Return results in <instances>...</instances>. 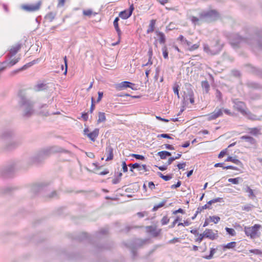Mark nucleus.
Segmentation results:
<instances>
[{"mask_svg":"<svg viewBox=\"0 0 262 262\" xmlns=\"http://www.w3.org/2000/svg\"><path fill=\"white\" fill-rule=\"evenodd\" d=\"M229 42L234 49H238L242 43L249 46L262 52V28L255 27H246L238 33L232 34Z\"/></svg>","mask_w":262,"mask_h":262,"instance_id":"f257e3e1","label":"nucleus"},{"mask_svg":"<svg viewBox=\"0 0 262 262\" xmlns=\"http://www.w3.org/2000/svg\"><path fill=\"white\" fill-rule=\"evenodd\" d=\"M107 232V229L104 228L101 229L99 232L96 233L95 235L93 237L89 236L86 232H84L72 234L71 237L73 239L78 242L86 241L92 244L95 249V252H99L104 250L110 249L113 247V243L102 245L97 242V241H99L101 239V235H106Z\"/></svg>","mask_w":262,"mask_h":262,"instance_id":"f03ea898","label":"nucleus"},{"mask_svg":"<svg viewBox=\"0 0 262 262\" xmlns=\"http://www.w3.org/2000/svg\"><path fill=\"white\" fill-rule=\"evenodd\" d=\"M18 96L20 98L18 104L20 107H24L23 116L24 117L29 118L34 113V102L28 99L21 91L19 92Z\"/></svg>","mask_w":262,"mask_h":262,"instance_id":"7ed1b4c3","label":"nucleus"},{"mask_svg":"<svg viewBox=\"0 0 262 262\" xmlns=\"http://www.w3.org/2000/svg\"><path fill=\"white\" fill-rule=\"evenodd\" d=\"M48 150L45 148L36 151L33 155L30 156L26 160L27 167L33 165H39L42 164L45 159L48 158Z\"/></svg>","mask_w":262,"mask_h":262,"instance_id":"20e7f679","label":"nucleus"},{"mask_svg":"<svg viewBox=\"0 0 262 262\" xmlns=\"http://www.w3.org/2000/svg\"><path fill=\"white\" fill-rule=\"evenodd\" d=\"M148 241V239H141L135 238L128 242H123V244L126 248L130 249L132 254V259L133 260H135L138 256L137 251L138 249L141 248Z\"/></svg>","mask_w":262,"mask_h":262,"instance_id":"39448f33","label":"nucleus"},{"mask_svg":"<svg viewBox=\"0 0 262 262\" xmlns=\"http://www.w3.org/2000/svg\"><path fill=\"white\" fill-rule=\"evenodd\" d=\"M17 165V163L12 162L3 166L0 168V176L5 179L12 177Z\"/></svg>","mask_w":262,"mask_h":262,"instance_id":"423d86ee","label":"nucleus"},{"mask_svg":"<svg viewBox=\"0 0 262 262\" xmlns=\"http://www.w3.org/2000/svg\"><path fill=\"white\" fill-rule=\"evenodd\" d=\"M50 183L48 182H40L33 184L31 186L30 191L35 195L40 194L42 197V194L45 191L48 190V187Z\"/></svg>","mask_w":262,"mask_h":262,"instance_id":"0eeeda50","label":"nucleus"},{"mask_svg":"<svg viewBox=\"0 0 262 262\" xmlns=\"http://www.w3.org/2000/svg\"><path fill=\"white\" fill-rule=\"evenodd\" d=\"M223 46V43H221L219 40H216L210 47L206 43H204L203 50L208 54L214 55L219 54L221 52Z\"/></svg>","mask_w":262,"mask_h":262,"instance_id":"6e6552de","label":"nucleus"},{"mask_svg":"<svg viewBox=\"0 0 262 262\" xmlns=\"http://www.w3.org/2000/svg\"><path fill=\"white\" fill-rule=\"evenodd\" d=\"M201 19H204L205 21L211 22L215 21L219 17V14L215 10H211L203 12L200 14Z\"/></svg>","mask_w":262,"mask_h":262,"instance_id":"1a4fd4ad","label":"nucleus"},{"mask_svg":"<svg viewBox=\"0 0 262 262\" xmlns=\"http://www.w3.org/2000/svg\"><path fill=\"white\" fill-rule=\"evenodd\" d=\"M223 112H224L226 114L228 115H231V113L230 112V110L228 109H224L223 108H216L212 113L207 115V120L208 121H211L212 120H214L220 117H221L223 114Z\"/></svg>","mask_w":262,"mask_h":262,"instance_id":"9d476101","label":"nucleus"},{"mask_svg":"<svg viewBox=\"0 0 262 262\" xmlns=\"http://www.w3.org/2000/svg\"><path fill=\"white\" fill-rule=\"evenodd\" d=\"M261 226L259 224H255L251 227H245L244 232L247 236H249L251 239L255 237L258 230L261 228Z\"/></svg>","mask_w":262,"mask_h":262,"instance_id":"9b49d317","label":"nucleus"},{"mask_svg":"<svg viewBox=\"0 0 262 262\" xmlns=\"http://www.w3.org/2000/svg\"><path fill=\"white\" fill-rule=\"evenodd\" d=\"M46 150H48V155L50 156L52 154L57 152H63L67 154H71V152L68 150L63 149L61 147L58 146H53L51 147L45 148Z\"/></svg>","mask_w":262,"mask_h":262,"instance_id":"f8f14e48","label":"nucleus"},{"mask_svg":"<svg viewBox=\"0 0 262 262\" xmlns=\"http://www.w3.org/2000/svg\"><path fill=\"white\" fill-rule=\"evenodd\" d=\"M41 5V2L39 1L35 5H22L21 6V8L27 12H34L39 10Z\"/></svg>","mask_w":262,"mask_h":262,"instance_id":"ddd939ff","label":"nucleus"},{"mask_svg":"<svg viewBox=\"0 0 262 262\" xmlns=\"http://www.w3.org/2000/svg\"><path fill=\"white\" fill-rule=\"evenodd\" d=\"M14 136V131L11 128H5L0 134V139L4 140L12 138Z\"/></svg>","mask_w":262,"mask_h":262,"instance_id":"4468645a","label":"nucleus"},{"mask_svg":"<svg viewBox=\"0 0 262 262\" xmlns=\"http://www.w3.org/2000/svg\"><path fill=\"white\" fill-rule=\"evenodd\" d=\"M18 189L19 188L15 186L7 185L0 188V193L6 195H10Z\"/></svg>","mask_w":262,"mask_h":262,"instance_id":"2eb2a0df","label":"nucleus"},{"mask_svg":"<svg viewBox=\"0 0 262 262\" xmlns=\"http://www.w3.org/2000/svg\"><path fill=\"white\" fill-rule=\"evenodd\" d=\"M223 203L224 202V199L222 198H217L213 199H212L208 201L206 204L203 206H199L198 208L199 209V210H200L201 212L204 210V209H211V205L214 203Z\"/></svg>","mask_w":262,"mask_h":262,"instance_id":"dca6fc26","label":"nucleus"},{"mask_svg":"<svg viewBox=\"0 0 262 262\" xmlns=\"http://www.w3.org/2000/svg\"><path fill=\"white\" fill-rule=\"evenodd\" d=\"M134 9V5L132 4L129 6L128 9L121 11L119 14L118 17H121L123 19H126L128 18L132 15Z\"/></svg>","mask_w":262,"mask_h":262,"instance_id":"f3484780","label":"nucleus"},{"mask_svg":"<svg viewBox=\"0 0 262 262\" xmlns=\"http://www.w3.org/2000/svg\"><path fill=\"white\" fill-rule=\"evenodd\" d=\"M233 103L234 107L242 115L246 113V110L245 108H246V106L244 102L238 101V99H236L233 100Z\"/></svg>","mask_w":262,"mask_h":262,"instance_id":"a211bd4d","label":"nucleus"},{"mask_svg":"<svg viewBox=\"0 0 262 262\" xmlns=\"http://www.w3.org/2000/svg\"><path fill=\"white\" fill-rule=\"evenodd\" d=\"M247 67L249 72L262 79V69L254 67L251 64H248Z\"/></svg>","mask_w":262,"mask_h":262,"instance_id":"6ab92c4d","label":"nucleus"},{"mask_svg":"<svg viewBox=\"0 0 262 262\" xmlns=\"http://www.w3.org/2000/svg\"><path fill=\"white\" fill-rule=\"evenodd\" d=\"M20 60V58L19 57H18L16 59H12L10 61H9V62H7V61H5L4 62H2V64L3 65V66L1 68H0V73L2 72H3L6 67H12L14 65H15L16 63H17L19 60Z\"/></svg>","mask_w":262,"mask_h":262,"instance_id":"aec40b11","label":"nucleus"},{"mask_svg":"<svg viewBox=\"0 0 262 262\" xmlns=\"http://www.w3.org/2000/svg\"><path fill=\"white\" fill-rule=\"evenodd\" d=\"M42 197L46 200H51L53 199H58L59 194L56 190L52 191L51 192H48L47 190L42 194Z\"/></svg>","mask_w":262,"mask_h":262,"instance_id":"412c9836","label":"nucleus"},{"mask_svg":"<svg viewBox=\"0 0 262 262\" xmlns=\"http://www.w3.org/2000/svg\"><path fill=\"white\" fill-rule=\"evenodd\" d=\"M20 144L21 142L19 141H12L6 144L4 148L7 150H11L17 148L20 145Z\"/></svg>","mask_w":262,"mask_h":262,"instance_id":"4be33fe9","label":"nucleus"},{"mask_svg":"<svg viewBox=\"0 0 262 262\" xmlns=\"http://www.w3.org/2000/svg\"><path fill=\"white\" fill-rule=\"evenodd\" d=\"M147 232L149 233L154 237H158L161 231V229L157 230L156 227L152 226H148L146 227Z\"/></svg>","mask_w":262,"mask_h":262,"instance_id":"5701e85b","label":"nucleus"},{"mask_svg":"<svg viewBox=\"0 0 262 262\" xmlns=\"http://www.w3.org/2000/svg\"><path fill=\"white\" fill-rule=\"evenodd\" d=\"M133 85H134V83L127 81H124L120 83L117 84L115 88L117 90L120 91L131 87V86Z\"/></svg>","mask_w":262,"mask_h":262,"instance_id":"b1692460","label":"nucleus"},{"mask_svg":"<svg viewBox=\"0 0 262 262\" xmlns=\"http://www.w3.org/2000/svg\"><path fill=\"white\" fill-rule=\"evenodd\" d=\"M204 233L205 234L206 238H208L211 240H214L218 237L217 233H213L212 229H206L204 231Z\"/></svg>","mask_w":262,"mask_h":262,"instance_id":"393cba45","label":"nucleus"},{"mask_svg":"<svg viewBox=\"0 0 262 262\" xmlns=\"http://www.w3.org/2000/svg\"><path fill=\"white\" fill-rule=\"evenodd\" d=\"M99 134V129L95 128L93 131L87 134V137L93 142L95 141Z\"/></svg>","mask_w":262,"mask_h":262,"instance_id":"a878e982","label":"nucleus"},{"mask_svg":"<svg viewBox=\"0 0 262 262\" xmlns=\"http://www.w3.org/2000/svg\"><path fill=\"white\" fill-rule=\"evenodd\" d=\"M246 85L250 89L262 90V85L257 82L248 81L246 83Z\"/></svg>","mask_w":262,"mask_h":262,"instance_id":"bb28decb","label":"nucleus"},{"mask_svg":"<svg viewBox=\"0 0 262 262\" xmlns=\"http://www.w3.org/2000/svg\"><path fill=\"white\" fill-rule=\"evenodd\" d=\"M225 162H231L239 166H240L241 168L243 167V164L242 162L239 161L238 159H236L234 157H232V156H228L226 159L225 160Z\"/></svg>","mask_w":262,"mask_h":262,"instance_id":"cd10ccee","label":"nucleus"},{"mask_svg":"<svg viewBox=\"0 0 262 262\" xmlns=\"http://www.w3.org/2000/svg\"><path fill=\"white\" fill-rule=\"evenodd\" d=\"M240 139L242 140H245L246 142H248L250 145H254L256 142V141L254 138L248 135L243 136L240 137Z\"/></svg>","mask_w":262,"mask_h":262,"instance_id":"c85d7f7f","label":"nucleus"},{"mask_svg":"<svg viewBox=\"0 0 262 262\" xmlns=\"http://www.w3.org/2000/svg\"><path fill=\"white\" fill-rule=\"evenodd\" d=\"M113 148L110 145H107L106 147V152L108 153V156L106 159V161H109L113 159L114 154H113Z\"/></svg>","mask_w":262,"mask_h":262,"instance_id":"c756f323","label":"nucleus"},{"mask_svg":"<svg viewBox=\"0 0 262 262\" xmlns=\"http://www.w3.org/2000/svg\"><path fill=\"white\" fill-rule=\"evenodd\" d=\"M120 18L119 17H116L113 22V25L115 28L116 31L117 32L118 36H121L122 32L119 27L118 21H119Z\"/></svg>","mask_w":262,"mask_h":262,"instance_id":"7c9ffc66","label":"nucleus"},{"mask_svg":"<svg viewBox=\"0 0 262 262\" xmlns=\"http://www.w3.org/2000/svg\"><path fill=\"white\" fill-rule=\"evenodd\" d=\"M156 33L159 37V41L161 44H164L166 42V36L164 33L158 30L156 31Z\"/></svg>","mask_w":262,"mask_h":262,"instance_id":"2f4dec72","label":"nucleus"},{"mask_svg":"<svg viewBox=\"0 0 262 262\" xmlns=\"http://www.w3.org/2000/svg\"><path fill=\"white\" fill-rule=\"evenodd\" d=\"M157 155L160 157L161 159L164 160L166 159L168 157L171 156V153L167 150H163L159 151L157 153Z\"/></svg>","mask_w":262,"mask_h":262,"instance_id":"473e14b6","label":"nucleus"},{"mask_svg":"<svg viewBox=\"0 0 262 262\" xmlns=\"http://www.w3.org/2000/svg\"><path fill=\"white\" fill-rule=\"evenodd\" d=\"M21 47V43H17L16 46H13L10 50V53L11 54V57L15 55Z\"/></svg>","mask_w":262,"mask_h":262,"instance_id":"72a5a7b5","label":"nucleus"},{"mask_svg":"<svg viewBox=\"0 0 262 262\" xmlns=\"http://www.w3.org/2000/svg\"><path fill=\"white\" fill-rule=\"evenodd\" d=\"M246 192L248 193V197L251 199H253L256 197L255 194L253 192V190L249 186H247L244 189Z\"/></svg>","mask_w":262,"mask_h":262,"instance_id":"f704fd0d","label":"nucleus"},{"mask_svg":"<svg viewBox=\"0 0 262 262\" xmlns=\"http://www.w3.org/2000/svg\"><path fill=\"white\" fill-rule=\"evenodd\" d=\"M156 22V19H151L150 21V24H149V25L148 27V29L147 30V34H149V33L154 31V30L155 28Z\"/></svg>","mask_w":262,"mask_h":262,"instance_id":"c9c22d12","label":"nucleus"},{"mask_svg":"<svg viewBox=\"0 0 262 262\" xmlns=\"http://www.w3.org/2000/svg\"><path fill=\"white\" fill-rule=\"evenodd\" d=\"M201 86L205 90V93H208L210 90V84L207 80L202 81L201 82Z\"/></svg>","mask_w":262,"mask_h":262,"instance_id":"e433bc0d","label":"nucleus"},{"mask_svg":"<svg viewBox=\"0 0 262 262\" xmlns=\"http://www.w3.org/2000/svg\"><path fill=\"white\" fill-rule=\"evenodd\" d=\"M167 202V199H164L161 203L155 205L152 209V211H157L160 208H161L165 205Z\"/></svg>","mask_w":262,"mask_h":262,"instance_id":"4c0bfd02","label":"nucleus"},{"mask_svg":"<svg viewBox=\"0 0 262 262\" xmlns=\"http://www.w3.org/2000/svg\"><path fill=\"white\" fill-rule=\"evenodd\" d=\"M236 245V243L235 242H231L226 245H224L223 246V249L224 250H226V249H233L235 247Z\"/></svg>","mask_w":262,"mask_h":262,"instance_id":"58836bf2","label":"nucleus"},{"mask_svg":"<svg viewBox=\"0 0 262 262\" xmlns=\"http://www.w3.org/2000/svg\"><path fill=\"white\" fill-rule=\"evenodd\" d=\"M128 166L130 167L129 170L131 172H134V169H137L139 171L141 170V165L138 163L129 164Z\"/></svg>","mask_w":262,"mask_h":262,"instance_id":"ea45409f","label":"nucleus"},{"mask_svg":"<svg viewBox=\"0 0 262 262\" xmlns=\"http://www.w3.org/2000/svg\"><path fill=\"white\" fill-rule=\"evenodd\" d=\"M245 112L246 113L244 114L243 115L246 116L248 119L252 120H255L257 119V116L255 115L252 114L249 111H246Z\"/></svg>","mask_w":262,"mask_h":262,"instance_id":"a19ab883","label":"nucleus"},{"mask_svg":"<svg viewBox=\"0 0 262 262\" xmlns=\"http://www.w3.org/2000/svg\"><path fill=\"white\" fill-rule=\"evenodd\" d=\"M106 117L105 114L103 112H99L98 113V119L97 121V123L99 124L101 122L105 121Z\"/></svg>","mask_w":262,"mask_h":262,"instance_id":"79ce46f5","label":"nucleus"},{"mask_svg":"<svg viewBox=\"0 0 262 262\" xmlns=\"http://www.w3.org/2000/svg\"><path fill=\"white\" fill-rule=\"evenodd\" d=\"M35 88H36V91H41L46 90L47 89L48 86L46 84L43 83H40L37 84L36 85Z\"/></svg>","mask_w":262,"mask_h":262,"instance_id":"37998d69","label":"nucleus"},{"mask_svg":"<svg viewBox=\"0 0 262 262\" xmlns=\"http://www.w3.org/2000/svg\"><path fill=\"white\" fill-rule=\"evenodd\" d=\"M216 250V249L211 248L210 250L209 254L208 255L204 256H203V257L206 259H211L213 257L214 253H215Z\"/></svg>","mask_w":262,"mask_h":262,"instance_id":"c03bdc74","label":"nucleus"},{"mask_svg":"<svg viewBox=\"0 0 262 262\" xmlns=\"http://www.w3.org/2000/svg\"><path fill=\"white\" fill-rule=\"evenodd\" d=\"M56 14L53 12L48 13L45 17V18L49 20L51 22L55 18Z\"/></svg>","mask_w":262,"mask_h":262,"instance_id":"a18cd8bd","label":"nucleus"},{"mask_svg":"<svg viewBox=\"0 0 262 262\" xmlns=\"http://www.w3.org/2000/svg\"><path fill=\"white\" fill-rule=\"evenodd\" d=\"M191 85L190 84H188V87L187 88V94L186 95V97H191L194 96L193 92L191 88Z\"/></svg>","mask_w":262,"mask_h":262,"instance_id":"49530a36","label":"nucleus"},{"mask_svg":"<svg viewBox=\"0 0 262 262\" xmlns=\"http://www.w3.org/2000/svg\"><path fill=\"white\" fill-rule=\"evenodd\" d=\"M179 89H180V86L178 84H177V83H174V85L173 87V92L175 94L177 95V97H178V98H180V95H179Z\"/></svg>","mask_w":262,"mask_h":262,"instance_id":"de8ad7c7","label":"nucleus"},{"mask_svg":"<svg viewBox=\"0 0 262 262\" xmlns=\"http://www.w3.org/2000/svg\"><path fill=\"white\" fill-rule=\"evenodd\" d=\"M240 180H242V178L237 177L235 178H229L228 181L229 182L232 183V184H238Z\"/></svg>","mask_w":262,"mask_h":262,"instance_id":"09e8293b","label":"nucleus"},{"mask_svg":"<svg viewBox=\"0 0 262 262\" xmlns=\"http://www.w3.org/2000/svg\"><path fill=\"white\" fill-rule=\"evenodd\" d=\"M25 70H26L25 67H24V66H23L21 68L12 71L10 73V76H13L16 75V74L18 73L19 72L25 71Z\"/></svg>","mask_w":262,"mask_h":262,"instance_id":"8fccbe9b","label":"nucleus"},{"mask_svg":"<svg viewBox=\"0 0 262 262\" xmlns=\"http://www.w3.org/2000/svg\"><path fill=\"white\" fill-rule=\"evenodd\" d=\"M254 207V206L251 204H248L242 207V210H245L246 211H251L252 208Z\"/></svg>","mask_w":262,"mask_h":262,"instance_id":"3c124183","label":"nucleus"},{"mask_svg":"<svg viewBox=\"0 0 262 262\" xmlns=\"http://www.w3.org/2000/svg\"><path fill=\"white\" fill-rule=\"evenodd\" d=\"M38 61H39V59H35V60H33V61L25 64L24 67H25V69L27 70V69L31 67L33 65L36 64V63H37L38 62Z\"/></svg>","mask_w":262,"mask_h":262,"instance_id":"603ef678","label":"nucleus"},{"mask_svg":"<svg viewBox=\"0 0 262 262\" xmlns=\"http://www.w3.org/2000/svg\"><path fill=\"white\" fill-rule=\"evenodd\" d=\"M225 230L227 232V233L230 235L234 236L236 234L235 231L233 228L226 227Z\"/></svg>","mask_w":262,"mask_h":262,"instance_id":"864d4df0","label":"nucleus"},{"mask_svg":"<svg viewBox=\"0 0 262 262\" xmlns=\"http://www.w3.org/2000/svg\"><path fill=\"white\" fill-rule=\"evenodd\" d=\"M122 172H119L117 177H116V178L112 180L113 184H117L118 183H119V182L120 181L121 177H122Z\"/></svg>","mask_w":262,"mask_h":262,"instance_id":"5fc2aeb1","label":"nucleus"},{"mask_svg":"<svg viewBox=\"0 0 262 262\" xmlns=\"http://www.w3.org/2000/svg\"><path fill=\"white\" fill-rule=\"evenodd\" d=\"M130 156H132L133 158H135L136 159L140 160H142V161H144L145 159V157L142 156V155H138V154H132L130 155Z\"/></svg>","mask_w":262,"mask_h":262,"instance_id":"6e6d98bb","label":"nucleus"},{"mask_svg":"<svg viewBox=\"0 0 262 262\" xmlns=\"http://www.w3.org/2000/svg\"><path fill=\"white\" fill-rule=\"evenodd\" d=\"M162 53H163V57L165 59H167L168 58V51L167 48L166 46H164L162 48Z\"/></svg>","mask_w":262,"mask_h":262,"instance_id":"4d7b16f0","label":"nucleus"},{"mask_svg":"<svg viewBox=\"0 0 262 262\" xmlns=\"http://www.w3.org/2000/svg\"><path fill=\"white\" fill-rule=\"evenodd\" d=\"M209 219L214 224H217L221 220L220 217L218 216H210Z\"/></svg>","mask_w":262,"mask_h":262,"instance_id":"13d9d810","label":"nucleus"},{"mask_svg":"<svg viewBox=\"0 0 262 262\" xmlns=\"http://www.w3.org/2000/svg\"><path fill=\"white\" fill-rule=\"evenodd\" d=\"M92 14L94 15L97 14V13H93L91 9L84 10L83 11V14L85 16H90Z\"/></svg>","mask_w":262,"mask_h":262,"instance_id":"bf43d9fd","label":"nucleus"},{"mask_svg":"<svg viewBox=\"0 0 262 262\" xmlns=\"http://www.w3.org/2000/svg\"><path fill=\"white\" fill-rule=\"evenodd\" d=\"M158 138H166L168 139H172L173 138L171 137V135L168 134H159L157 135Z\"/></svg>","mask_w":262,"mask_h":262,"instance_id":"052dcab7","label":"nucleus"},{"mask_svg":"<svg viewBox=\"0 0 262 262\" xmlns=\"http://www.w3.org/2000/svg\"><path fill=\"white\" fill-rule=\"evenodd\" d=\"M198 235L199 237L195 239V242L201 243L204 238H206L204 232L203 233L199 234Z\"/></svg>","mask_w":262,"mask_h":262,"instance_id":"680f3d73","label":"nucleus"},{"mask_svg":"<svg viewBox=\"0 0 262 262\" xmlns=\"http://www.w3.org/2000/svg\"><path fill=\"white\" fill-rule=\"evenodd\" d=\"M249 129H250L249 133L253 135L256 136L259 134V130L258 128H257L256 127L251 128H249Z\"/></svg>","mask_w":262,"mask_h":262,"instance_id":"e2e57ef3","label":"nucleus"},{"mask_svg":"<svg viewBox=\"0 0 262 262\" xmlns=\"http://www.w3.org/2000/svg\"><path fill=\"white\" fill-rule=\"evenodd\" d=\"M164 146L167 149H169V150H174L175 149L174 146L171 144H165L161 146L160 147L162 148H164Z\"/></svg>","mask_w":262,"mask_h":262,"instance_id":"0e129e2a","label":"nucleus"},{"mask_svg":"<svg viewBox=\"0 0 262 262\" xmlns=\"http://www.w3.org/2000/svg\"><path fill=\"white\" fill-rule=\"evenodd\" d=\"M216 98L218 99L219 101H222V93L219 90H216L215 93Z\"/></svg>","mask_w":262,"mask_h":262,"instance_id":"69168bd1","label":"nucleus"},{"mask_svg":"<svg viewBox=\"0 0 262 262\" xmlns=\"http://www.w3.org/2000/svg\"><path fill=\"white\" fill-rule=\"evenodd\" d=\"M199 46H200L199 42L194 44L193 45H191V46L188 48V50L190 51H192L198 49L199 48Z\"/></svg>","mask_w":262,"mask_h":262,"instance_id":"338daca9","label":"nucleus"},{"mask_svg":"<svg viewBox=\"0 0 262 262\" xmlns=\"http://www.w3.org/2000/svg\"><path fill=\"white\" fill-rule=\"evenodd\" d=\"M169 221V219L166 216H164L161 220V224L162 225H166L168 223Z\"/></svg>","mask_w":262,"mask_h":262,"instance_id":"774afa93","label":"nucleus"}]
</instances>
